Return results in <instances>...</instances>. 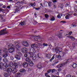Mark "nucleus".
Segmentation results:
<instances>
[{"mask_svg": "<svg viewBox=\"0 0 77 77\" xmlns=\"http://www.w3.org/2000/svg\"><path fill=\"white\" fill-rule=\"evenodd\" d=\"M61 23H66V22L65 21H61Z\"/></svg>", "mask_w": 77, "mask_h": 77, "instance_id": "obj_63", "label": "nucleus"}, {"mask_svg": "<svg viewBox=\"0 0 77 77\" xmlns=\"http://www.w3.org/2000/svg\"><path fill=\"white\" fill-rule=\"evenodd\" d=\"M34 37H37V38H40V36H37V35H35V36H33V35H31V36H30V38H34Z\"/></svg>", "mask_w": 77, "mask_h": 77, "instance_id": "obj_21", "label": "nucleus"}, {"mask_svg": "<svg viewBox=\"0 0 77 77\" xmlns=\"http://www.w3.org/2000/svg\"><path fill=\"white\" fill-rule=\"evenodd\" d=\"M18 55L20 57H21V56H22V54H21V53H18Z\"/></svg>", "mask_w": 77, "mask_h": 77, "instance_id": "obj_45", "label": "nucleus"}, {"mask_svg": "<svg viewBox=\"0 0 77 77\" xmlns=\"http://www.w3.org/2000/svg\"><path fill=\"white\" fill-rule=\"evenodd\" d=\"M4 62H7L8 60H6V58H5L4 59Z\"/></svg>", "mask_w": 77, "mask_h": 77, "instance_id": "obj_47", "label": "nucleus"}, {"mask_svg": "<svg viewBox=\"0 0 77 77\" xmlns=\"http://www.w3.org/2000/svg\"><path fill=\"white\" fill-rule=\"evenodd\" d=\"M66 77H72V76L70 75H68L66 76Z\"/></svg>", "mask_w": 77, "mask_h": 77, "instance_id": "obj_49", "label": "nucleus"}, {"mask_svg": "<svg viewBox=\"0 0 77 77\" xmlns=\"http://www.w3.org/2000/svg\"><path fill=\"white\" fill-rule=\"evenodd\" d=\"M6 29H7L5 28V29H4L2 30L1 31H0V35H2L6 34V33H7V32H5V31L6 30Z\"/></svg>", "mask_w": 77, "mask_h": 77, "instance_id": "obj_6", "label": "nucleus"}, {"mask_svg": "<svg viewBox=\"0 0 77 77\" xmlns=\"http://www.w3.org/2000/svg\"><path fill=\"white\" fill-rule=\"evenodd\" d=\"M14 66L15 68H18V65L17 64V63H14Z\"/></svg>", "mask_w": 77, "mask_h": 77, "instance_id": "obj_33", "label": "nucleus"}, {"mask_svg": "<svg viewBox=\"0 0 77 77\" xmlns=\"http://www.w3.org/2000/svg\"><path fill=\"white\" fill-rule=\"evenodd\" d=\"M31 47L32 49H31L30 50H35L34 48H37L38 47V45L37 44H32L31 45Z\"/></svg>", "mask_w": 77, "mask_h": 77, "instance_id": "obj_4", "label": "nucleus"}, {"mask_svg": "<svg viewBox=\"0 0 77 77\" xmlns=\"http://www.w3.org/2000/svg\"><path fill=\"white\" fill-rule=\"evenodd\" d=\"M15 75L17 77H20V73H17Z\"/></svg>", "mask_w": 77, "mask_h": 77, "instance_id": "obj_28", "label": "nucleus"}, {"mask_svg": "<svg viewBox=\"0 0 77 77\" xmlns=\"http://www.w3.org/2000/svg\"><path fill=\"white\" fill-rule=\"evenodd\" d=\"M3 8H6V6H2Z\"/></svg>", "mask_w": 77, "mask_h": 77, "instance_id": "obj_64", "label": "nucleus"}, {"mask_svg": "<svg viewBox=\"0 0 77 77\" xmlns=\"http://www.w3.org/2000/svg\"><path fill=\"white\" fill-rule=\"evenodd\" d=\"M9 66H14V63H13V62H10L9 63Z\"/></svg>", "mask_w": 77, "mask_h": 77, "instance_id": "obj_22", "label": "nucleus"}, {"mask_svg": "<svg viewBox=\"0 0 77 77\" xmlns=\"http://www.w3.org/2000/svg\"><path fill=\"white\" fill-rule=\"evenodd\" d=\"M19 66H23V63H22V62H19Z\"/></svg>", "mask_w": 77, "mask_h": 77, "instance_id": "obj_37", "label": "nucleus"}, {"mask_svg": "<svg viewBox=\"0 0 77 77\" xmlns=\"http://www.w3.org/2000/svg\"><path fill=\"white\" fill-rule=\"evenodd\" d=\"M72 14H73V13L72 12H70L68 13L67 14V15H68L70 17H71V15Z\"/></svg>", "mask_w": 77, "mask_h": 77, "instance_id": "obj_26", "label": "nucleus"}, {"mask_svg": "<svg viewBox=\"0 0 77 77\" xmlns=\"http://www.w3.org/2000/svg\"><path fill=\"white\" fill-rule=\"evenodd\" d=\"M51 69H49L48 70L47 72L48 73H50V72H51Z\"/></svg>", "mask_w": 77, "mask_h": 77, "instance_id": "obj_51", "label": "nucleus"}, {"mask_svg": "<svg viewBox=\"0 0 77 77\" xmlns=\"http://www.w3.org/2000/svg\"><path fill=\"white\" fill-rule=\"evenodd\" d=\"M54 59V56H53L52 58L49 60L50 62H52V60H53V59Z\"/></svg>", "mask_w": 77, "mask_h": 77, "instance_id": "obj_31", "label": "nucleus"}, {"mask_svg": "<svg viewBox=\"0 0 77 77\" xmlns=\"http://www.w3.org/2000/svg\"><path fill=\"white\" fill-rule=\"evenodd\" d=\"M3 51V50L2 51V50H0V54H2V51Z\"/></svg>", "mask_w": 77, "mask_h": 77, "instance_id": "obj_56", "label": "nucleus"}, {"mask_svg": "<svg viewBox=\"0 0 77 77\" xmlns=\"http://www.w3.org/2000/svg\"><path fill=\"white\" fill-rule=\"evenodd\" d=\"M4 75L5 77H8V73H4Z\"/></svg>", "mask_w": 77, "mask_h": 77, "instance_id": "obj_36", "label": "nucleus"}, {"mask_svg": "<svg viewBox=\"0 0 77 77\" xmlns=\"http://www.w3.org/2000/svg\"><path fill=\"white\" fill-rule=\"evenodd\" d=\"M68 63V62L66 61L64 63H63L61 64H60L58 65L57 66V68H61V67H62L63 65H66V64Z\"/></svg>", "mask_w": 77, "mask_h": 77, "instance_id": "obj_5", "label": "nucleus"}, {"mask_svg": "<svg viewBox=\"0 0 77 77\" xmlns=\"http://www.w3.org/2000/svg\"><path fill=\"white\" fill-rule=\"evenodd\" d=\"M15 57L17 59V60H20L21 59V57L18 55L17 54H16L15 55Z\"/></svg>", "mask_w": 77, "mask_h": 77, "instance_id": "obj_16", "label": "nucleus"}, {"mask_svg": "<svg viewBox=\"0 0 77 77\" xmlns=\"http://www.w3.org/2000/svg\"><path fill=\"white\" fill-rule=\"evenodd\" d=\"M32 70V68H29V71H31Z\"/></svg>", "mask_w": 77, "mask_h": 77, "instance_id": "obj_59", "label": "nucleus"}, {"mask_svg": "<svg viewBox=\"0 0 77 77\" xmlns=\"http://www.w3.org/2000/svg\"><path fill=\"white\" fill-rule=\"evenodd\" d=\"M20 26H24L26 24L25 22L23 21V22H21L20 23Z\"/></svg>", "mask_w": 77, "mask_h": 77, "instance_id": "obj_20", "label": "nucleus"}, {"mask_svg": "<svg viewBox=\"0 0 77 77\" xmlns=\"http://www.w3.org/2000/svg\"><path fill=\"white\" fill-rule=\"evenodd\" d=\"M5 66L4 67H5V68H8V67L9 65H8L7 63H5Z\"/></svg>", "mask_w": 77, "mask_h": 77, "instance_id": "obj_38", "label": "nucleus"}, {"mask_svg": "<svg viewBox=\"0 0 77 77\" xmlns=\"http://www.w3.org/2000/svg\"><path fill=\"white\" fill-rule=\"evenodd\" d=\"M14 48L17 51L20 50V49L21 48V46L19 45H17L15 46Z\"/></svg>", "mask_w": 77, "mask_h": 77, "instance_id": "obj_9", "label": "nucleus"}, {"mask_svg": "<svg viewBox=\"0 0 77 77\" xmlns=\"http://www.w3.org/2000/svg\"><path fill=\"white\" fill-rule=\"evenodd\" d=\"M72 31H70L69 32V35H71V34H72Z\"/></svg>", "mask_w": 77, "mask_h": 77, "instance_id": "obj_52", "label": "nucleus"}, {"mask_svg": "<svg viewBox=\"0 0 77 77\" xmlns=\"http://www.w3.org/2000/svg\"><path fill=\"white\" fill-rule=\"evenodd\" d=\"M71 39L72 41H74V40H75V38H74L73 37H72V38H71Z\"/></svg>", "mask_w": 77, "mask_h": 77, "instance_id": "obj_54", "label": "nucleus"}, {"mask_svg": "<svg viewBox=\"0 0 77 77\" xmlns=\"http://www.w3.org/2000/svg\"><path fill=\"white\" fill-rule=\"evenodd\" d=\"M43 46H45V47H47V46H48V44H45V43H44L43 44Z\"/></svg>", "mask_w": 77, "mask_h": 77, "instance_id": "obj_41", "label": "nucleus"}, {"mask_svg": "<svg viewBox=\"0 0 77 77\" xmlns=\"http://www.w3.org/2000/svg\"><path fill=\"white\" fill-rule=\"evenodd\" d=\"M54 71H56H56H57V70H56V69H52V72H54Z\"/></svg>", "mask_w": 77, "mask_h": 77, "instance_id": "obj_44", "label": "nucleus"}, {"mask_svg": "<svg viewBox=\"0 0 77 77\" xmlns=\"http://www.w3.org/2000/svg\"><path fill=\"white\" fill-rule=\"evenodd\" d=\"M34 39L35 40V41H38V38H34Z\"/></svg>", "mask_w": 77, "mask_h": 77, "instance_id": "obj_55", "label": "nucleus"}, {"mask_svg": "<svg viewBox=\"0 0 77 77\" xmlns=\"http://www.w3.org/2000/svg\"><path fill=\"white\" fill-rule=\"evenodd\" d=\"M32 56V60H36V55H34Z\"/></svg>", "mask_w": 77, "mask_h": 77, "instance_id": "obj_23", "label": "nucleus"}, {"mask_svg": "<svg viewBox=\"0 0 77 77\" xmlns=\"http://www.w3.org/2000/svg\"><path fill=\"white\" fill-rule=\"evenodd\" d=\"M37 56L39 58H40V57H41V53H39L37 54Z\"/></svg>", "mask_w": 77, "mask_h": 77, "instance_id": "obj_35", "label": "nucleus"}, {"mask_svg": "<svg viewBox=\"0 0 77 77\" xmlns=\"http://www.w3.org/2000/svg\"><path fill=\"white\" fill-rule=\"evenodd\" d=\"M51 55L50 54H48L47 56V57L48 59H50Z\"/></svg>", "mask_w": 77, "mask_h": 77, "instance_id": "obj_25", "label": "nucleus"}, {"mask_svg": "<svg viewBox=\"0 0 77 77\" xmlns=\"http://www.w3.org/2000/svg\"><path fill=\"white\" fill-rule=\"evenodd\" d=\"M57 71H61V69L60 68H59L58 69Z\"/></svg>", "mask_w": 77, "mask_h": 77, "instance_id": "obj_62", "label": "nucleus"}, {"mask_svg": "<svg viewBox=\"0 0 77 77\" xmlns=\"http://www.w3.org/2000/svg\"><path fill=\"white\" fill-rule=\"evenodd\" d=\"M24 56L25 57H27L28 56V54H27V52L25 54H24Z\"/></svg>", "mask_w": 77, "mask_h": 77, "instance_id": "obj_42", "label": "nucleus"}, {"mask_svg": "<svg viewBox=\"0 0 77 77\" xmlns=\"http://www.w3.org/2000/svg\"><path fill=\"white\" fill-rule=\"evenodd\" d=\"M45 18H48V17H49L48 15L47 14H45Z\"/></svg>", "mask_w": 77, "mask_h": 77, "instance_id": "obj_46", "label": "nucleus"}, {"mask_svg": "<svg viewBox=\"0 0 77 77\" xmlns=\"http://www.w3.org/2000/svg\"><path fill=\"white\" fill-rule=\"evenodd\" d=\"M22 45L24 47H28L29 46V44L27 43V42L26 41H23L22 43Z\"/></svg>", "mask_w": 77, "mask_h": 77, "instance_id": "obj_7", "label": "nucleus"}, {"mask_svg": "<svg viewBox=\"0 0 77 77\" xmlns=\"http://www.w3.org/2000/svg\"><path fill=\"white\" fill-rule=\"evenodd\" d=\"M57 18H59V19L61 18V17L60 15V14H58L57 16Z\"/></svg>", "mask_w": 77, "mask_h": 77, "instance_id": "obj_50", "label": "nucleus"}, {"mask_svg": "<svg viewBox=\"0 0 77 77\" xmlns=\"http://www.w3.org/2000/svg\"><path fill=\"white\" fill-rule=\"evenodd\" d=\"M40 9V8H35V10H39V9Z\"/></svg>", "mask_w": 77, "mask_h": 77, "instance_id": "obj_60", "label": "nucleus"}, {"mask_svg": "<svg viewBox=\"0 0 77 77\" xmlns=\"http://www.w3.org/2000/svg\"><path fill=\"white\" fill-rule=\"evenodd\" d=\"M72 67H73V68H75L77 67V64H73V66H72Z\"/></svg>", "mask_w": 77, "mask_h": 77, "instance_id": "obj_30", "label": "nucleus"}, {"mask_svg": "<svg viewBox=\"0 0 77 77\" xmlns=\"http://www.w3.org/2000/svg\"><path fill=\"white\" fill-rule=\"evenodd\" d=\"M48 2H44V5H45V6H47V4H48Z\"/></svg>", "mask_w": 77, "mask_h": 77, "instance_id": "obj_34", "label": "nucleus"}, {"mask_svg": "<svg viewBox=\"0 0 77 77\" xmlns=\"http://www.w3.org/2000/svg\"><path fill=\"white\" fill-rule=\"evenodd\" d=\"M50 20L51 21H54L55 20V18L54 16H52Z\"/></svg>", "mask_w": 77, "mask_h": 77, "instance_id": "obj_27", "label": "nucleus"}, {"mask_svg": "<svg viewBox=\"0 0 77 77\" xmlns=\"http://www.w3.org/2000/svg\"><path fill=\"white\" fill-rule=\"evenodd\" d=\"M20 72L21 73H23L26 72V69H22L20 70Z\"/></svg>", "mask_w": 77, "mask_h": 77, "instance_id": "obj_17", "label": "nucleus"}, {"mask_svg": "<svg viewBox=\"0 0 77 77\" xmlns=\"http://www.w3.org/2000/svg\"><path fill=\"white\" fill-rule=\"evenodd\" d=\"M29 66H32L33 65V63L32 61H31L29 63Z\"/></svg>", "mask_w": 77, "mask_h": 77, "instance_id": "obj_24", "label": "nucleus"}, {"mask_svg": "<svg viewBox=\"0 0 77 77\" xmlns=\"http://www.w3.org/2000/svg\"><path fill=\"white\" fill-rule=\"evenodd\" d=\"M11 70V71L13 73H15L17 72V69L16 68L13 67V66L12 67Z\"/></svg>", "mask_w": 77, "mask_h": 77, "instance_id": "obj_14", "label": "nucleus"}, {"mask_svg": "<svg viewBox=\"0 0 77 77\" xmlns=\"http://www.w3.org/2000/svg\"><path fill=\"white\" fill-rule=\"evenodd\" d=\"M7 71L9 75H11V72H12V67L7 69Z\"/></svg>", "mask_w": 77, "mask_h": 77, "instance_id": "obj_10", "label": "nucleus"}, {"mask_svg": "<svg viewBox=\"0 0 77 77\" xmlns=\"http://www.w3.org/2000/svg\"><path fill=\"white\" fill-rule=\"evenodd\" d=\"M23 66L24 68H27L28 66V64L27 63L24 62L23 63Z\"/></svg>", "mask_w": 77, "mask_h": 77, "instance_id": "obj_15", "label": "nucleus"}, {"mask_svg": "<svg viewBox=\"0 0 77 77\" xmlns=\"http://www.w3.org/2000/svg\"><path fill=\"white\" fill-rule=\"evenodd\" d=\"M35 53V49L30 50L29 52H27L28 56L29 58L31 57L32 56H33Z\"/></svg>", "mask_w": 77, "mask_h": 77, "instance_id": "obj_2", "label": "nucleus"}, {"mask_svg": "<svg viewBox=\"0 0 77 77\" xmlns=\"http://www.w3.org/2000/svg\"><path fill=\"white\" fill-rule=\"evenodd\" d=\"M27 51V49L26 48H23L21 49V51L23 53H25Z\"/></svg>", "mask_w": 77, "mask_h": 77, "instance_id": "obj_12", "label": "nucleus"}, {"mask_svg": "<svg viewBox=\"0 0 77 77\" xmlns=\"http://www.w3.org/2000/svg\"><path fill=\"white\" fill-rule=\"evenodd\" d=\"M45 76H46V77L49 75H48V73H45Z\"/></svg>", "mask_w": 77, "mask_h": 77, "instance_id": "obj_53", "label": "nucleus"}, {"mask_svg": "<svg viewBox=\"0 0 77 77\" xmlns=\"http://www.w3.org/2000/svg\"><path fill=\"white\" fill-rule=\"evenodd\" d=\"M3 51V57H6L8 56V52L7 51V49L4 48Z\"/></svg>", "mask_w": 77, "mask_h": 77, "instance_id": "obj_3", "label": "nucleus"}, {"mask_svg": "<svg viewBox=\"0 0 77 77\" xmlns=\"http://www.w3.org/2000/svg\"><path fill=\"white\" fill-rule=\"evenodd\" d=\"M0 65V69H5V66H4V65L3 63H1Z\"/></svg>", "mask_w": 77, "mask_h": 77, "instance_id": "obj_13", "label": "nucleus"}, {"mask_svg": "<svg viewBox=\"0 0 77 77\" xmlns=\"http://www.w3.org/2000/svg\"><path fill=\"white\" fill-rule=\"evenodd\" d=\"M58 37L59 38H62V35L61 34H60L58 35Z\"/></svg>", "mask_w": 77, "mask_h": 77, "instance_id": "obj_40", "label": "nucleus"}, {"mask_svg": "<svg viewBox=\"0 0 77 77\" xmlns=\"http://www.w3.org/2000/svg\"><path fill=\"white\" fill-rule=\"evenodd\" d=\"M37 67L38 68V69H41L42 68V66L41 65V64H38L37 65Z\"/></svg>", "mask_w": 77, "mask_h": 77, "instance_id": "obj_19", "label": "nucleus"}, {"mask_svg": "<svg viewBox=\"0 0 77 77\" xmlns=\"http://www.w3.org/2000/svg\"><path fill=\"white\" fill-rule=\"evenodd\" d=\"M59 54L60 56L61 57H63L64 55L65 54V53H64L63 51H60L59 52Z\"/></svg>", "mask_w": 77, "mask_h": 77, "instance_id": "obj_11", "label": "nucleus"}, {"mask_svg": "<svg viewBox=\"0 0 77 77\" xmlns=\"http://www.w3.org/2000/svg\"><path fill=\"white\" fill-rule=\"evenodd\" d=\"M8 48H9L8 50V51L10 53H12L14 52H15V48H14V46L12 45V44H10L9 45Z\"/></svg>", "mask_w": 77, "mask_h": 77, "instance_id": "obj_1", "label": "nucleus"}, {"mask_svg": "<svg viewBox=\"0 0 77 77\" xmlns=\"http://www.w3.org/2000/svg\"><path fill=\"white\" fill-rule=\"evenodd\" d=\"M69 17H70V16L68 14H67L65 16V18L66 19H69Z\"/></svg>", "mask_w": 77, "mask_h": 77, "instance_id": "obj_29", "label": "nucleus"}, {"mask_svg": "<svg viewBox=\"0 0 77 77\" xmlns=\"http://www.w3.org/2000/svg\"><path fill=\"white\" fill-rule=\"evenodd\" d=\"M11 60H13L14 59V57L13 56H11Z\"/></svg>", "mask_w": 77, "mask_h": 77, "instance_id": "obj_57", "label": "nucleus"}, {"mask_svg": "<svg viewBox=\"0 0 77 77\" xmlns=\"http://www.w3.org/2000/svg\"><path fill=\"white\" fill-rule=\"evenodd\" d=\"M67 38H69L70 39H71L72 38V36L70 35H68L67 36Z\"/></svg>", "mask_w": 77, "mask_h": 77, "instance_id": "obj_43", "label": "nucleus"}, {"mask_svg": "<svg viewBox=\"0 0 77 77\" xmlns=\"http://www.w3.org/2000/svg\"><path fill=\"white\" fill-rule=\"evenodd\" d=\"M26 61V62H30L31 61V60L30 59V58L29 57L26 58L25 59Z\"/></svg>", "mask_w": 77, "mask_h": 77, "instance_id": "obj_18", "label": "nucleus"}, {"mask_svg": "<svg viewBox=\"0 0 77 77\" xmlns=\"http://www.w3.org/2000/svg\"><path fill=\"white\" fill-rule=\"evenodd\" d=\"M56 57H57V58H58V59H60V57H61V56L60 55H57L56 56Z\"/></svg>", "mask_w": 77, "mask_h": 77, "instance_id": "obj_39", "label": "nucleus"}, {"mask_svg": "<svg viewBox=\"0 0 77 77\" xmlns=\"http://www.w3.org/2000/svg\"><path fill=\"white\" fill-rule=\"evenodd\" d=\"M59 61H57L55 63H54V64H56L57 63H59Z\"/></svg>", "mask_w": 77, "mask_h": 77, "instance_id": "obj_58", "label": "nucleus"}, {"mask_svg": "<svg viewBox=\"0 0 77 77\" xmlns=\"http://www.w3.org/2000/svg\"><path fill=\"white\" fill-rule=\"evenodd\" d=\"M30 5L31 6H32V7H33L34 6H35V3H34L33 4H32V3H31L30 4Z\"/></svg>", "mask_w": 77, "mask_h": 77, "instance_id": "obj_32", "label": "nucleus"}, {"mask_svg": "<svg viewBox=\"0 0 77 77\" xmlns=\"http://www.w3.org/2000/svg\"><path fill=\"white\" fill-rule=\"evenodd\" d=\"M54 51H55L57 52L56 53H58V51H59L60 50H62V48H60L58 47H57L56 49H53Z\"/></svg>", "mask_w": 77, "mask_h": 77, "instance_id": "obj_8", "label": "nucleus"}, {"mask_svg": "<svg viewBox=\"0 0 77 77\" xmlns=\"http://www.w3.org/2000/svg\"><path fill=\"white\" fill-rule=\"evenodd\" d=\"M53 2H54V3L57 2V0H54Z\"/></svg>", "mask_w": 77, "mask_h": 77, "instance_id": "obj_61", "label": "nucleus"}, {"mask_svg": "<svg viewBox=\"0 0 77 77\" xmlns=\"http://www.w3.org/2000/svg\"><path fill=\"white\" fill-rule=\"evenodd\" d=\"M48 5L50 7V6H51V3L50 2H48Z\"/></svg>", "mask_w": 77, "mask_h": 77, "instance_id": "obj_48", "label": "nucleus"}]
</instances>
